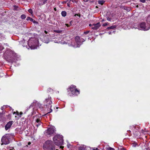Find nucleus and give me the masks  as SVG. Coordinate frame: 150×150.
Returning <instances> with one entry per match:
<instances>
[{
	"mask_svg": "<svg viewBox=\"0 0 150 150\" xmlns=\"http://www.w3.org/2000/svg\"><path fill=\"white\" fill-rule=\"evenodd\" d=\"M43 148L45 150H55V145L52 141L47 140L43 145Z\"/></svg>",
	"mask_w": 150,
	"mask_h": 150,
	"instance_id": "1",
	"label": "nucleus"
},
{
	"mask_svg": "<svg viewBox=\"0 0 150 150\" xmlns=\"http://www.w3.org/2000/svg\"><path fill=\"white\" fill-rule=\"evenodd\" d=\"M53 140L55 144L57 146L62 145L63 141V136L61 135H57L53 138Z\"/></svg>",
	"mask_w": 150,
	"mask_h": 150,
	"instance_id": "2",
	"label": "nucleus"
},
{
	"mask_svg": "<svg viewBox=\"0 0 150 150\" xmlns=\"http://www.w3.org/2000/svg\"><path fill=\"white\" fill-rule=\"evenodd\" d=\"M38 40L36 39H30L28 41V44L29 47L31 49H34L37 48L36 45L38 43Z\"/></svg>",
	"mask_w": 150,
	"mask_h": 150,
	"instance_id": "3",
	"label": "nucleus"
},
{
	"mask_svg": "<svg viewBox=\"0 0 150 150\" xmlns=\"http://www.w3.org/2000/svg\"><path fill=\"white\" fill-rule=\"evenodd\" d=\"M51 99V97H48V98L46 99L44 102V105L47 107L49 109H50V111L48 112L47 113H50L52 111V110L51 109L52 106L51 104L52 103Z\"/></svg>",
	"mask_w": 150,
	"mask_h": 150,
	"instance_id": "4",
	"label": "nucleus"
},
{
	"mask_svg": "<svg viewBox=\"0 0 150 150\" xmlns=\"http://www.w3.org/2000/svg\"><path fill=\"white\" fill-rule=\"evenodd\" d=\"M70 89L71 93L69 95L70 96L73 95H77L79 93V91L76 88V86L74 85H71L70 87Z\"/></svg>",
	"mask_w": 150,
	"mask_h": 150,
	"instance_id": "5",
	"label": "nucleus"
},
{
	"mask_svg": "<svg viewBox=\"0 0 150 150\" xmlns=\"http://www.w3.org/2000/svg\"><path fill=\"white\" fill-rule=\"evenodd\" d=\"M10 140L9 135L6 134L2 137L1 141L2 144H7L10 143Z\"/></svg>",
	"mask_w": 150,
	"mask_h": 150,
	"instance_id": "6",
	"label": "nucleus"
},
{
	"mask_svg": "<svg viewBox=\"0 0 150 150\" xmlns=\"http://www.w3.org/2000/svg\"><path fill=\"white\" fill-rule=\"evenodd\" d=\"M55 130V127H52L48 128L45 131V134L47 135H54Z\"/></svg>",
	"mask_w": 150,
	"mask_h": 150,
	"instance_id": "7",
	"label": "nucleus"
},
{
	"mask_svg": "<svg viewBox=\"0 0 150 150\" xmlns=\"http://www.w3.org/2000/svg\"><path fill=\"white\" fill-rule=\"evenodd\" d=\"M150 28V27H148L146 26V23L144 22L140 23L138 26V29L143 30H147Z\"/></svg>",
	"mask_w": 150,
	"mask_h": 150,
	"instance_id": "8",
	"label": "nucleus"
},
{
	"mask_svg": "<svg viewBox=\"0 0 150 150\" xmlns=\"http://www.w3.org/2000/svg\"><path fill=\"white\" fill-rule=\"evenodd\" d=\"M7 53V52H6L4 54V57L7 61H8L9 62H12L11 59L13 56V54L12 52L11 51L9 52L8 54V56H6V54Z\"/></svg>",
	"mask_w": 150,
	"mask_h": 150,
	"instance_id": "9",
	"label": "nucleus"
},
{
	"mask_svg": "<svg viewBox=\"0 0 150 150\" xmlns=\"http://www.w3.org/2000/svg\"><path fill=\"white\" fill-rule=\"evenodd\" d=\"M75 41L76 43V45H74V47H79L81 44H82V42L81 44V39L78 36H76L75 38Z\"/></svg>",
	"mask_w": 150,
	"mask_h": 150,
	"instance_id": "10",
	"label": "nucleus"
},
{
	"mask_svg": "<svg viewBox=\"0 0 150 150\" xmlns=\"http://www.w3.org/2000/svg\"><path fill=\"white\" fill-rule=\"evenodd\" d=\"M13 123L12 121H10L8 122L5 126V129L7 130L10 128Z\"/></svg>",
	"mask_w": 150,
	"mask_h": 150,
	"instance_id": "11",
	"label": "nucleus"
},
{
	"mask_svg": "<svg viewBox=\"0 0 150 150\" xmlns=\"http://www.w3.org/2000/svg\"><path fill=\"white\" fill-rule=\"evenodd\" d=\"M100 26V23H98L96 24H94L92 25V28L93 30L98 29Z\"/></svg>",
	"mask_w": 150,
	"mask_h": 150,
	"instance_id": "12",
	"label": "nucleus"
},
{
	"mask_svg": "<svg viewBox=\"0 0 150 150\" xmlns=\"http://www.w3.org/2000/svg\"><path fill=\"white\" fill-rule=\"evenodd\" d=\"M105 1L104 0H99L98 1V4L100 5H103Z\"/></svg>",
	"mask_w": 150,
	"mask_h": 150,
	"instance_id": "13",
	"label": "nucleus"
},
{
	"mask_svg": "<svg viewBox=\"0 0 150 150\" xmlns=\"http://www.w3.org/2000/svg\"><path fill=\"white\" fill-rule=\"evenodd\" d=\"M123 8H124V9H125V10H126L128 11H130L131 10L130 8L129 7H127V6L124 7Z\"/></svg>",
	"mask_w": 150,
	"mask_h": 150,
	"instance_id": "14",
	"label": "nucleus"
},
{
	"mask_svg": "<svg viewBox=\"0 0 150 150\" xmlns=\"http://www.w3.org/2000/svg\"><path fill=\"white\" fill-rule=\"evenodd\" d=\"M61 14L62 16L65 17L66 16L67 13L65 11H63L62 12Z\"/></svg>",
	"mask_w": 150,
	"mask_h": 150,
	"instance_id": "15",
	"label": "nucleus"
},
{
	"mask_svg": "<svg viewBox=\"0 0 150 150\" xmlns=\"http://www.w3.org/2000/svg\"><path fill=\"white\" fill-rule=\"evenodd\" d=\"M116 26L115 25H112L110 27H108L107 28L108 29H113L116 28Z\"/></svg>",
	"mask_w": 150,
	"mask_h": 150,
	"instance_id": "16",
	"label": "nucleus"
},
{
	"mask_svg": "<svg viewBox=\"0 0 150 150\" xmlns=\"http://www.w3.org/2000/svg\"><path fill=\"white\" fill-rule=\"evenodd\" d=\"M146 21L148 23L150 24V16L147 17Z\"/></svg>",
	"mask_w": 150,
	"mask_h": 150,
	"instance_id": "17",
	"label": "nucleus"
},
{
	"mask_svg": "<svg viewBox=\"0 0 150 150\" xmlns=\"http://www.w3.org/2000/svg\"><path fill=\"white\" fill-rule=\"evenodd\" d=\"M86 149V147L84 146H81L79 147V150H85Z\"/></svg>",
	"mask_w": 150,
	"mask_h": 150,
	"instance_id": "18",
	"label": "nucleus"
},
{
	"mask_svg": "<svg viewBox=\"0 0 150 150\" xmlns=\"http://www.w3.org/2000/svg\"><path fill=\"white\" fill-rule=\"evenodd\" d=\"M26 20L27 21L30 20L31 21H33V18H30L29 17H27V18H26Z\"/></svg>",
	"mask_w": 150,
	"mask_h": 150,
	"instance_id": "19",
	"label": "nucleus"
},
{
	"mask_svg": "<svg viewBox=\"0 0 150 150\" xmlns=\"http://www.w3.org/2000/svg\"><path fill=\"white\" fill-rule=\"evenodd\" d=\"M41 123L40 119H37L35 120V123Z\"/></svg>",
	"mask_w": 150,
	"mask_h": 150,
	"instance_id": "20",
	"label": "nucleus"
},
{
	"mask_svg": "<svg viewBox=\"0 0 150 150\" xmlns=\"http://www.w3.org/2000/svg\"><path fill=\"white\" fill-rule=\"evenodd\" d=\"M133 147H135L137 145V144L135 142H134L132 144Z\"/></svg>",
	"mask_w": 150,
	"mask_h": 150,
	"instance_id": "21",
	"label": "nucleus"
},
{
	"mask_svg": "<svg viewBox=\"0 0 150 150\" xmlns=\"http://www.w3.org/2000/svg\"><path fill=\"white\" fill-rule=\"evenodd\" d=\"M21 18L22 19H24L26 18V16L24 14H22L21 16Z\"/></svg>",
	"mask_w": 150,
	"mask_h": 150,
	"instance_id": "22",
	"label": "nucleus"
},
{
	"mask_svg": "<svg viewBox=\"0 0 150 150\" xmlns=\"http://www.w3.org/2000/svg\"><path fill=\"white\" fill-rule=\"evenodd\" d=\"M54 32L56 33H60L62 32V30H55Z\"/></svg>",
	"mask_w": 150,
	"mask_h": 150,
	"instance_id": "23",
	"label": "nucleus"
},
{
	"mask_svg": "<svg viewBox=\"0 0 150 150\" xmlns=\"http://www.w3.org/2000/svg\"><path fill=\"white\" fill-rule=\"evenodd\" d=\"M3 49V47L2 46L1 44H0V51L2 50Z\"/></svg>",
	"mask_w": 150,
	"mask_h": 150,
	"instance_id": "24",
	"label": "nucleus"
},
{
	"mask_svg": "<svg viewBox=\"0 0 150 150\" xmlns=\"http://www.w3.org/2000/svg\"><path fill=\"white\" fill-rule=\"evenodd\" d=\"M28 11L29 13H30L31 14H32L33 13V12L32 9H29L28 10Z\"/></svg>",
	"mask_w": 150,
	"mask_h": 150,
	"instance_id": "25",
	"label": "nucleus"
},
{
	"mask_svg": "<svg viewBox=\"0 0 150 150\" xmlns=\"http://www.w3.org/2000/svg\"><path fill=\"white\" fill-rule=\"evenodd\" d=\"M38 106H39V108L41 109L42 108V105H41V104H40V103H38Z\"/></svg>",
	"mask_w": 150,
	"mask_h": 150,
	"instance_id": "26",
	"label": "nucleus"
},
{
	"mask_svg": "<svg viewBox=\"0 0 150 150\" xmlns=\"http://www.w3.org/2000/svg\"><path fill=\"white\" fill-rule=\"evenodd\" d=\"M67 146L68 148H71V145L69 144H67Z\"/></svg>",
	"mask_w": 150,
	"mask_h": 150,
	"instance_id": "27",
	"label": "nucleus"
},
{
	"mask_svg": "<svg viewBox=\"0 0 150 150\" xmlns=\"http://www.w3.org/2000/svg\"><path fill=\"white\" fill-rule=\"evenodd\" d=\"M107 149L108 150H115V149L113 148L110 147L108 148Z\"/></svg>",
	"mask_w": 150,
	"mask_h": 150,
	"instance_id": "28",
	"label": "nucleus"
},
{
	"mask_svg": "<svg viewBox=\"0 0 150 150\" xmlns=\"http://www.w3.org/2000/svg\"><path fill=\"white\" fill-rule=\"evenodd\" d=\"M108 23H105L103 25V26H106L108 25Z\"/></svg>",
	"mask_w": 150,
	"mask_h": 150,
	"instance_id": "29",
	"label": "nucleus"
},
{
	"mask_svg": "<svg viewBox=\"0 0 150 150\" xmlns=\"http://www.w3.org/2000/svg\"><path fill=\"white\" fill-rule=\"evenodd\" d=\"M36 125L37 127H38L41 124V123H38L36 124Z\"/></svg>",
	"mask_w": 150,
	"mask_h": 150,
	"instance_id": "30",
	"label": "nucleus"
},
{
	"mask_svg": "<svg viewBox=\"0 0 150 150\" xmlns=\"http://www.w3.org/2000/svg\"><path fill=\"white\" fill-rule=\"evenodd\" d=\"M89 32V31H86L84 32V33L85 34H88Z\"/></svg>",
	"mask_w": 150,
	"mask_h": 150,
	"instance_id": "31",
	"label": "nucleus"
},
{
	"mask_svg": "<svg viewBox=\"0 0 150 150\" xmlns=\"http://www.w3.org/2000/svg\"><path fill=\"white\" fill-rule=\"evenodd\" d=\"M71 2L74 3L76 2V1L75 0H70L69 2Z\"/></svg>",
	"mask_w": 150,
	"mask_h": 150,
	"instance_id": "32",
	"label": "nucleus"
},
{
	"mask_svg": "<svg viewBox=\"0 0 150 150\" xmlns=\"http://www.w3.org/2000/svg\"><path fill=\"white\" fill-rule=\"evenodd\" d=\"M48 91H49V92H52V91H53V90H52V89H51V88H48Z\"/></svg>",
	"mask_w": 150,
	"mask_h": 150,
	"instance_id": "33",
	"label": "nucleus"
},
{
	"mask_svg": "<svg viewBox=\"0 0 150 150\" xmlns=\"http://www.w3.org/2000/svg\"><path fill=\"white\" fill-rule=\"evenodd\" d=\"M141 2L144 3L145 2L146 0H139Z\"/></svg>",
	"mask_w": 150,
	"mask_h": 150,
	"instance_id": "34",
	"label": "nucleus"
},
{
	"mask_svg": "<svg viewBox=\"0 0 150 150\" xmlns=\"http://www.w3.org/2000/svg\"><path fill=\"white\" fill-rule=\"evenodd\" d=\"M6 107V106H3L1 107V109L2 110H3L4 109V107Z\"/></svg>",
	"mask_w": 150,
	"mask_h": 150,
	"instance_id": "35",
	"label": "nucleus"
},
{
	"mask_svg": "<svg viewBox=\"0 0 150 150\" xmlns=\"http://www.w3.org/2000/svg\"><path fill=\"white\" fill-rule=\"evenodd\" d=\"M47 0H45L44 2L43 3V4H45L46 2H47Z\"/></svg>",
	"mask_w": 150,
	"mask_h": 150,
	"instance_id": "36",
	"label": "nucleus"
},
{
	"mask_svg": "<svg viewBox=\"0 0 150 150\" xmlns=\"http://www.w3.org/2000/svg\"><path fill=\"white\" fill-rule=\"evenodd\" d=\"M3 115L1 113H0V119L2 117Z\"/></svg>",
	"mask_w": 150,
	"mask_h": 150,
	"instance_id": "37",
	"label": "nucleus"
},
{
	"mask_svg": "<svg viewBox=\"0 0 150 150\" xmlns=\"http://www.w3.org/2000/svg\"><path fill=\"white\" fill-rule=\"evenodd\" d=\"M49 41L48 40H47V41H45V42L46 43H48V42H49Z\"/></svg>",
	"mask_w": 150,
	"mask_h": 150,
	"instance_id": "38",
	"label": "nucleus"
},
{
	"mask_svg": "<svg viewBox=\"0 0 150 150\" xmlns=\"http://www.w3.org/2000/svg\"><path fill=\"white\" fill-rule=\"evenodd\" d=\"M70 4L69 3H68L67 4V5L69 7H70Z\"/></svg>",
	"mask_w": 150,
	"mask_h": 150,
	"instance_id": "39",
	"label": "nucleus"
},
{
	"mask_svg": "<svg viewBox=\"0 0 150 150\" xmlns=\"http://www.w3.org/2000/svg\"><path fill=\"white\" fill-rule=\"evenodd\" d=\"M120 150H126L125 149L123 148H122Z\"/></svg>",
	"mask_w": 150,
	"mask_h": 150,
	"instance_id": "40",
	"label": "nucleus"
},
{
	"mask_svg": "<svg viewBox=\"0 0 150 150\" xmlns=\"http://www.w3.org/2000/svg\"><path fill=\"white\" fill-rule=\"evenodd\" d=\"M65 25H66L67 27H69L70 26L68 25V24H66Z\"/></svg>",
	"mask_w": 150,
	"mask_h": 150,
	"instance_id": "41",
	"label": "nucleus"
},
{
	"mask_svg": "<svg viewBox=\"0 0 150 150\" xmlns=\"http://www.w3.org/2000/svg\"><path fill=\"white\" fill-rule=\"evenodd\" d=\"M93 150H98V149L97 148H95V149H93Z\"/></svg>",
	"mask_w": 150,
	"mask_h": 150,
	"instance_id": "42",
	"label": "nucleus"
},
{
	"mask_svg": "<svg viewBox=\"0 0 150 150\" xmlns=\"http://www.w3.org/2000/svg\"><path fill=\"white\" fill-rule=\"evenodd\" d=\"M66 3V2L65 1H63L62 2V3L63 4H65Z\"/></svg>",
	"mask_w": 150,
	"mask_h": 150,
	"instance_id": "43",
	"label": "nucleus"
},
{
	"mask_svg": "<svg viewBox=\"0 0 150 150\" xmlns=\"http://www.w3.org/2000/svg\"><path fill=\"white\" fill-rule=\"evenodd\" d=\"M44 32L45 34H47L48 33V32L46 30H45Z\"/></svg>",
	"mask_w": 150,
	"mask_h": 150,
	"instance_id": "44",
	"label": "nucleus"
},
{
	"mask_svg": "<svg viewBox=\"0 0 150 150\" xmlns=\"http://www.w3.org/2000/svg\"><path fill=\"white\" fill-rule=\"evenodd\" d=\"M83 1L85 2H87L88 1V0H83Z\"/></svg>",
	"mask_w": 150,
	"mask_h": 150,
	"instance_id": "45",
	"label": "nucleus"
},
{
	"mask_svg": "<svg viewBox=\"0 0 150 150\" xmlns=\"http://www.w3.org/2000/svg\"><path fill=\"white\" fill-rule=\"evenodd\" d=\"M76 15L78 16L79 17H80V14H79H79H76Z\"/></svg>",
	"mask_w": 150,
	"mask_h": 150,
	"instance_id": "46",
	"label": "nucleus"
},
{
	"mask_svg": "<svg viewBox=\"0 0 150 150\" xmlns=\"http://www.w3.org/2000/svg\"><path fill=\"white\" fill-rule=\"evenodd\" d=\"M23 114V112H20V114L21 115H22Z\"/></svg>",
	"mask_w": 150,
	"mask_h": 150,
	"instance_id": "47",
	"label": "nucleus"
},
{
	"mask_svg": "<svg viewBox=\"0 0 150 150\" xmlns=\"http://www.w3.org/2000/svg\"><path fill=\"white\" fill-rule=\"evenodd\" d=\"M89 26H92V25H91V24H89Z\"/></svg>",
	"mask_w": 150,
	"mask_h": 150,
	"instance_id": "48",
	"label": "nucleus"
},
{
	"mask_svg": "<svg viewBox=\"0 0 150 150\" xmlns=\"http://www.w3.org/2000/svg\"><path fill=\"white\" fill-rule=\"evenodd\" d=\"M72 22V21H71L70 22V23H71V22Z\"/></svg>",
	"mask_w": 150,
	"mask_h": 150,
	"instance_id": "49",
	"label": "nucleus"
},
{
	"mask_svg": "<svg viewBox=\"0 0 150 150\" xmlns=\"http://www.w3.org/2000/svg\"><path fill=\"white\" fill-rule=\"evenodd\" d=\"M109 33V34H110L111 33V32H110Z\"/></svg>",
	"mask_w": 150,
	"mask_h": 150,
	"instance_id": "50",
	"label": "nucleus"
},
{
	"mask_svg": "<svg viewBox=\"0 0 150 150\" xmlns=\"http://www.w3.org/2000/svg\"><path fill=\"white\" fill-rule=\"evenodd\" d=\"M85 41V40H84L83 39V41H83V42L84 41Z\"/></svg>",
	"mask_w": 150,
	"mask_h": 150,
	"instance_id": "51",
	"label": "nucleus"
},
{
	"mask_svg": "<svg viewBox=\"0 0 150 150\" xmlns=\"http://www.w3.org/2000/svg\"><path fill=\"white\" fill-rule=\"evenodd\" d=\"M107 20H108V21H110L109 19H107Z\"/></svg>",
	"mask_w": 150,
	"mask_h": 150,
	"instance_id": "52",
	"label": "nucleus"
},
{
	"mask_svg": "<svg viewBox=\"0 0 150 150\" xmlns=\"http://www.w3.org/2000/svg\"><path fill=\"white\" fill-rule=\"evenodd\" d=\"M60 147L61 148H63V147L62 146L61 147Z\"/></svg>",
	"mask_w": 150,
	"mask_h": 150,
	"instance_id": "53",
	"label": "nucleus"
},
{
	"mask_svg": "<svg viewBox=\"0 0 150 150\" xmlns=\"http://www.w3.org/2000/svg\"><path fill=\"white\" fill-rule=\"evenodd\" d=\"M30 144V143H28V144Z\"/></svg>",
	"mask_w": 150,
	"mask_h": 150,
	"instance_id": "54",
	"label": "nucleus"
},
{
	"mask_svg": "<svg viewBox=\"0 0 150 150\" xmlns=\"http://www.w3.org/2000/svg\"><path fill=\"white\" fill-rule=\"evenodd\" d=\"M54 10H56V9L55 8H54Z\"/></svg>",
	"mask_w": 150,
	"mask_h": 150,
	"instance_id": "55",
	"label": "nucleus"
},
{
	"mask_svg": "<svg viewBox=\"0 0 150 150\" xmlns=\"http://www.w3.org/2000/svg\"><path fill=\"white\" fill-rule=\"evenodd\" d=\"M32 106V105H31L30 106Z\"/></svg>",
	"mask_w": 150,
	"mask_h": 150,
	"instance_id": "56",
	"label": "nucleus"
},
{
	"mask_svg": "<svg viewBox=\"0 0 150 150\" xmlns=\"http://www.w3.org/2000/svg\"><path fill=\"white\" fill-rule=\"evenodd\" d=\"M56 150H58V149H56Z\"/></svg>",
	"mask_w": 150,
	"mask_h": 150,
	"instance_id": "57",
	"label": "nucleus"
},
{
	"mask_svg": "<svg viewBox=\"0 0 150 150\" xmlns=\"http://www.w3.org/2000/svg\"><path fill=\"white\" fill-rule=\"evenodd\" d=\"M11 150V149H10V150Z\"/></svg>",
	"mask_w": 150,
	"mask_h": 150,
	"instance_id": "58",
	"label": "nucleus"
}]
</instances>
